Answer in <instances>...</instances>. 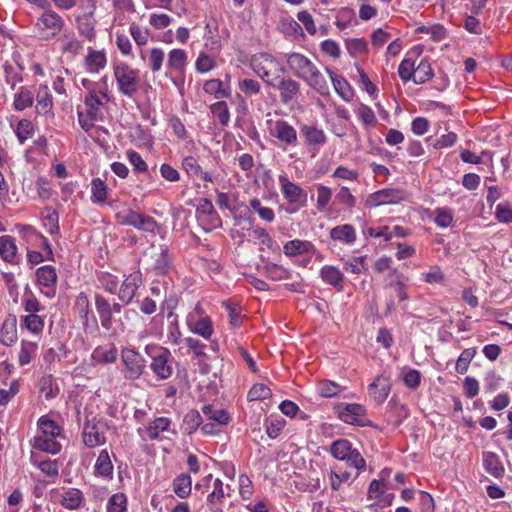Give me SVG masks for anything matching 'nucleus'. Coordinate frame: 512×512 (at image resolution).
Here are the masks:
<instances>
[{
    "label": "nucleus",
    "mask_w": 512,
    "mask_h": 512,
    "mask_svg": "<svg viewBox=\"0 0 512 512\" xmlns=\"http://www.w3.org/2000/svg\"><path fill=\"white\" fill-rule=\"evenodd\" d=\"M37 351V344L29 341H22L19 352V364L25 366L29 364Z\"/></svg>",
    "instance_id": "50"
},
{
    "label": "nucleus",
    "mask_w": 512,
    "mask_h": 512,
    "mask_svg": "<svg viewBox=\"0 0 512 512\" xmlns=\"http://www.w3.org/2000/svg\"><path fill=\"white\" fill-rule=\"evenodd\" d=\"M171 420L167 417L156 418L152 424L147 428L148 436L152 439H158L160 432L168 430Z\"/></svg>",
    "instance_id": "49"
},
{
    "label": "nucleus",
    "mask_w": 512,
    "mask_h": 512,
    "mask_svg": "<svg viewBox=\"0 0 512 512\" xmlns=\"http://www.w3.org/2000/svg\"><path fill=\"white\" fill-rule=\"evenodd\" d=\"M407 416L408 412L404 405L398 404L395 401H389L387 411L385 412V419L388 424L399 426Z\"/></svg>",
    "instance_id": "25"
},
{
    "label": "nucleus",
    "mask_w": 512,
    "mask_h": 512,
    "mask_svg": "<svg viewBox=\"0 0 512 512\" xmlns=\"http://www.w3.org/2000/svg\"><path fill=\"white\" fill-rule=\"evenodd\" d=\"M165 54L160 48H152L148 57V64L152 72H158L163 66Z\"/></svg>",
    "instance_id": "54"
},
{
    "label": "nucleus",
    "mask_w": 512,
    "mask_h": 512,
    "mask_svg": "<svg viewBox=\"0 0 512 512\" xmlns=\"http://www.w3.org/2000/svg\"><path fill=\"white\" fill-rule=\"evenodd\" d=\"M171 265L172 259L168 251L162 250L155 261L154 270L157 274L164 275L169 271Z\"/></svg>",
    "instance_id": "53"
},
{
    "label": "nucleus",
    "mask_w": 512,
    "mask_h": 512,
    "mask_svg": "<svg viewBox=\"0 0 512 512\" xmlns=\"http://www.w3.org/2000/svg\"><path fill=\"white\" fill-rule=\"evenodd\" d=\"M17 340L16 319H6L0 329V342L5 346H11Z\"/></svg>",
    "instance_id": "34"
},
{
    "label": "nucleus",
    "mask_w": 512,
    "mask_h": 512,
    "mask_svg": "<svg viewBox=\"0 0 512 512\" xmlns=\"http://www.w3.org/2000/svg\"><path fill=\"white\" fill-rule=\"evenodd\" d=\"M152 362L150 368L159 379H168L173 372V358L170 351L166 348H157L151 354Z\"/></svg>",
    "instance_id": "7"
},
{
    "label": "nucleus",
    "mask_w": 512,
    "mask_h": 512,
    "mask_svg": "<svg viewBox=\"0 0 512 512\" xmlns=\"http://www.w3.org/2000/svg\"><path fill=\"white\" fill-rule=\"evenodd\" d=\"M327 74L330 77V80L333 84V87L336 93L344 100L349 102L353 97V90L347 80L336 73L333 72L329 67L325 68Z\"/></svg>",
    "instance_id": "21"
},
{
    "label": "nucleus",
    "mask_w": 512,
    "mask_h": 512,
    "mask_svg": "<svg viewBox=\"0 0 512 512\" xmlns=\"http://www.w3.org/2000/svg\"><path fill=\"white\" fill-rule=\"evenodd\" d=\"M239 90L247 96H252L260 93L261 85L257 80L245 78L239 81Z\"/></svg>",
    "instance_id": "61"
},
{
    "label": "nucleus",
    "mask_w": 512,
    "mask_h": 512,
    "mask_svg": "<svg viewBox=\"0 0 512 512\" xmlns=\"http://www.w3.org/2000/svg\"><path fill=\"white\" fill-rule=\"evenodd\" d=\"M318 390L321 396L330 398L336 396L341 391V387L336 382L325 380L319 384Z\"/></svg>",
    "instance_id": "63"
},
{
    "label": "nucleus",
    "mask_w": 512,
    "mask_h": 512,
    "mask_svg": "<svg viewBox=\"0 0 512 512\" xmlns=\"http://www.w3.org/2000/svg\"><path fill=\"white\" fill-rule=\"evenodd\" d=\"M91 193L94 203H103L107 198L108 187L100 178H94L91 181Z\"/></svg>",
    "instance_id": "46"
},
{
    "label": "nucleus",
    "mask_w": 512,
    "mask_h": 512,
    "mask_svg": "<svg viewBox=\"0 0 512 512\" xmlns=\"http://www.w3.org/2000/svg\"><path fill=\"white\" fill-rule=\"evenodd\" d=\"M300 132L304 136L306 143L315 146L317 149L323 146L327 141L324 131L316 126L303 125Z\"/></svg>",
    "instance_id": "24"
},
{
    "label": "nucleus",
    "mask_w": 512,
    "mask_h": 512,
    "mask_svg": "<svg viewBox=\"0 0 512 512\" xmlns=\"http://www.w3.org/2000/svg\"><path fill=\"white\" fill-rule=\"evenodd\" d=\"M211 113L219 119L222 126H227L230 121V112L225 101H218L210 106Z\"/></svg>",
    "instance_id": "48"
},
{
    "label": "nucleus",
    "mask_w": 512,
    "mask_h": 512,
    "mask_svg": "<svg viewBox=\"0 0 512 512\" xmlns=\"http://www.w3.org/2000/svg\"><path fill=\"white\" fill-rule=\"evenodd\" d=\"M280 92V100L283 104H291L300 94V83L290 77H282L274 86Z\"/></svg>",
    "instance_id": "14"
},
{
    "label": "nucleus",
    "mask_w": 512,
    "mask_h": 512,
    "mask_svg": "<svg viewBox=\"0 0 512 512\" xmlns=\"http://www.w3.org/2000/svg\"><path fill=\"white\" fill-rule=\"evenodd\" d=\"M82 436L84 444L89 448L103 445L106 442V437L104 433L100 431L95 418L85 422Z\"/></svg>",
    "instance_id": "15"
},
{
    "label": "nucleus",
    "mask_w": 512,
    "mask_h": 512,
    "mask_svg": "<svg viewBox=\"0 0 512 512\" xmlns=\"http://www.w3.org/2000/svg\"><path fill=\"white\" fill-rule=\"evenodd\" d=\"M95 475L107 479H112L113 476V464L111 462L109 453L107 450H102L95 463Z\"/></svg>",
    "instance_id": "28"
},
{
    "label": "nucleus",
    "mask_w": 512,
    "mask_h": 512,
    "mask_svg": "<svg viewBox=\"0 0 512 512\" xmlns=\"http://www.w3.org/2000/svg\"><path fill=\"white\" fill-rule=\"evenodd\" d=\"M330 237L334 241H339L344 244H352L356 240V232L352 225L343 224L332 228L330 230Z\"/></svg>",
    "instance_id": "26"
},
{
    "label": "nucleus",
    "mask_w": 512,
    "mask_h": 512,
    "mask_svg": "<svg viewBox=\"0 0 512 512\" xmlns=\"http://www.w3.org/2000/svg\"><path fill=\"white\" fill-rule=\"evenodd\" d=\"M315 250V246L310 241L299 239L290 240L283 247V252L288 257L313 254Z\"/></svg>",
    "instance_id": "23"
},
{
    "label": "nucleus",
    "mask_w": 512,
    "mask_h": 512,
    "mask_svg": "<svg viewBox=\"0 0 512 512\" xmlns=\"http://www.w3.org/2000/svg\"><path fill=\"white\" fill-rule=\"evenodd\" d=\"M475 354L476 351L473 348L463 350L456 362V371L460 374H464L468 370L469 364L474 358Z\"/></svg>",
    "instance_id": "57"
},
{
    "label": "nucleus",
    "mask_w": 512,
    "mask_h": 512,
    "mask_svg": "<svg viewBox=\"0 0 512 512\" xmlns=\"http://www.w3.org/2000/svg\"><path fill=\"white\" fill-rule=\"evenodd\" d=\"M127 157L135 172L148 174V165L138 152L128 150Z\"/></svg>",
    "instance_id": "59"
},
{
    "label": "nucleus",
    "mask_w": 512,
    "mask_h": 512,
    "mask_svg": "<svg viewBox=\"0 0 512 512\" xmlns=\"http://www.w3.org/2000/svg\"><path fill=\"white\" fill-rule=\"evenodd\" d=\"M99 95L96 89H91L89 94L85 97L84 104L87 108L86 111L90 120H97L100 107L106 103Z\"/></svg>",
    "instance_id": "35"
},
{
    "label": "nucleus",
    "mask_w": 512,
    "mask_h": 512,
    "mask_svg": "<svg viewBox=\"0 0 512 512\" xmlns=\"http://www.w3.org/2000/svg\"><path fill=\"white\" fill-rule=\"evenodd\" d=\"M320 276L325 283L333 286L337 291H343L345 277L338 268L325 265L320 269Z\"/></svg>",
    "instance_id": "22"
},
{
    "label": "nucleus",
    "mask_w": 512,
    "mask_h": 512,
    "mask_svg": "<svg viewBox=\"0 0 512 512\" xmlns=\"http://www.w3.org/2000/svg\"><path fill=\"white\" fill-rule=\"evenodd\" d=\"M118 222L122 225L133 226L136 229L154 233L158 227L156 220L137 211L126 209L116 214Z\"/></svg>",
    "instance_id": "3"
},
{
    "label": "nucleus",
    "mask_w": 512,
    "mask_h": 512,
    "mask_svg": "<svg viewBox=\"0 0 512 512\" xmlns=\"http://www.w3.org/2000/svg\"><path fill=\"white\" fill-rule=\"evenodd\" d=\"M303 81L322 96H327L330 93L329 84L316 65L306 75Z\"/></svg>",
    "instance_id": "19"
},
{
    "label": "nucleus",
    "mask_w": 512,
    "mask_h": 512,
    "mask_svg": "<svg viewBox=\"0 0 512 512\" xmlns=\"http://www.w3.org/2000/svg\"><path fill=\"white\" fill-rule=\"evenodd\" d=\"M270 135L284 146H295L298 141L296 129L284 120L275 121L270 129Z\"/></svg>",
    "instance_id": "11"
},
{
    "label": "nucleus",
    "mask_w": 512,
    "mask_h": 512,
    "mask_svg": "<svg viewBox=\"0 0 512 512\" xmlns=\"http://www.w3.org/2000/svg\"><path fill=\"white\" fill-rule=\"evenodd\" d=\"M142 283V273L139 270L126 276L118 289L117 295L119 301L124 305L130 304Z\"/></svg>",
    "instance_id": "9"
},
{
    "label": "nucleus",
    "mask_w": 512,
    "mask_h": 512,
    "mask_svg": "<svg viewBox=\"0 0 512 512\" xmlns=\"http://www.w3.org/2000/svg\"><path fill=\"white\" fill-rule=\"evenodd\" d=\"M182 167L186 173L190 176H197L207 182H212L213 178L208 172H204L201 169L196 158L193 156H187L182 161Z\"/></svg>",
    "instance_id": "32"
},
{
    "label": "nucleus",
    "mask_w": 512,
    "mask_h": 512,
    "mask_svg": "<svg viewBox=\"0 0 512 512\" xmlns=\"http://www.w3.org/2000/svg\"><path fill=\"white\" fill-rule=\"evenodd\" d=\"M34 95L25 87H20L19 91L14 95L13 106L16 111H23L33 105Z\"/></svg>",
    "instance_id": "40"
},
{
    "label": "nucleus",
    "mask_w": 512,
    "mask_h": 512,
    "mask_svg": "<svg viewBox=\"0 0 512 512\" xmlns=\"http://www.w3.org/2000/svg\"><path fill=\"white\" fill-rule=\"evenodd\" d=\"M77 27L81 35L85 36L89 40L94 39L95 29L92 19L87 16L78 17Z\"/></svg>",
    "instance_id": "56"
},
{
    "label": "nucleus",
    "mask_w": 512,
    "mask_h": 512,
    "mask_svg": "<svg viewBox=\"0 0 512 512\" xmlns=\"http://www.w3.org/2000/svg\"><path fill=\"white\" fill-rule=\"evenodd\" d=\"M98 281L101 286L109 293L116 294L118 289V277L108 272H101L98 275Z\"/></svg>",
    "instance_id": "52"
},
{
    "label": "nucleus",
    "mask_w": 512,
    "mask_h": 512,
    "mask_svg": "<svg viewBox=\"0 0 512 512\" xmlns=\"http://www.w3.org/2000/svg\"><path fill=\"white\" fill-rule=\"evenodd\" d=\"M17 252L14 239L10 236L0 237V256L1 258L9 263H12Z\"/></svg>",
    "instance_id": "42"
},
{
    "label": "nucleus",
    "mask_w": 512,
    "mask_h": 512,
    "mask_svg": "<svg viewBox=\"0 0 512 512\" xmlns=\"http://www.w3.org/2000/svg\"><path fill=\"white\" fill-rule=\"evenodd\" d=\"M203 90L214 95L217 99L228 98L231 95L230 87L225 85L220 79H211L204 83Z\"/></svg>",
    "instance_id": "31"
},
{
    "label": "nucleus",
    "mask_w": 512,
    "mask_h": 512,
    "mask_svg": "<svg viewBox=\"0 0 512 512\" xmlns=\"http://www.w3.org/2000/svg\"><path fill=\"white\" fill-rule=\"evenodd\" d=\"M192 331L205 339H209L213 333L212 323L209 318H201L196 321Z\"/></svg>",
    "instance_id": "60"
},
{
    "label": "nucleus",
    "mask_w": 512,
    "mask_h": 512,
    "mask_svg": "<svg viewBox=\"0 0 512 512\" xmlns=\"http://www.w3.org/2000/svg\"><path fill=\"white\" fill-rule=\"evenodd\" d=\"M483 464L485 470L492 476L496 478L503 476L505 469L495 453L485 452L483 454Z\"/></svg>",
    "instance_id": "33"
},
{
    "label": "nucleus",
    "mask_w": 512,
    "mask_h": 512,
    "mask_svg": "<svg viewBox=\"0 0 512 512\" xmlns=\"http://www.w3.org/2000/svg\"><path fill=\"white\" fill-rule=\"evenodd\" d=\"M86 65L89 72H98L106 66L105 54L102 51H95L90 48L86 57Z\"/></svg>",
    "instance_id": "41"
},
{
    "label": "nucleus",
    "mask_w": 512,
    "mask_h": 512,
    "mask_svg": "<svg viewBox=\"0 0 512 512\" xmlns=\"http://www.w3.org/2000/svg\"><path fill=\"white\" fill-rule=\"evenodd\" d=\"M38 428L42 433L41 436L57 437L61 433V428L55 421L47 416H42L38 420Z\"/></svg>",
    "instance_id": "45"
},
{
    "label": "nucleus",
    "mask_w": 512,
    "mask_h": 512,
    "mask_svg": "<svg viewBox=\"0 0 512 512\" xmlns=\"http://www.w3.org/2000/svg\"><path fill=\"white\" fill-rule=\"evenodd\" d=\"M65 22L63 18L53 11L47 9L37 20V27L42 31L43 37L46 39L55 37L62 30Z\"/></svg>",
    "instance_id": "8"
},
{
    "label": "nucleus",
    "mask_w": 512,
    "mask_h": 512,
    "mask_svg": "<svg viewBox=\"0 0 512 512\" xmlns=\"http://www.w3.org/2000/svg\"><path fill=\"white\" fill-rule=\"evenodd\" d=\"M114 76L120 93L133 97L139 87V71L131 69L127 64L115 67Z\"/></svg>",
    "instance_id": "2"
},
{
    "label": "nucleus",
    "mask_w": 512,
    "mask_h": 512,
    "mask_svg": "<svg viewBox=\"0 0 512 512\" xmlns=\"http://www.w3.org/2000/svg\"><path fill=\"white\" fill-rule=\"evenodd\" d=\"M336 200L345 208L352 209L356 205V198L347 187H341L335 196Z\"/></svg>",
    "instance_id": "64"
},
{
    "label": "nucleus",
    "mask_w": 512,
    "mask_h": 512,
    "mask_svg": "<svg viewBox=\"0 0 512 512\" xmlns=\"http://www.w3.org/2000/svg\"><path fill=\"white\" fill-rule=\"evenodd\" d=\"M16 136L21 144L34 134V125L30 120L22 119L18 122L16 130Z\"/></svg>",
    "instance_id": "51"
},
{
    "label": "nucleus",
    "mask_w": 512,
    "mask_h": 512,
    "mask_svg": "<svg viewBox=\"0 0 512 512\" xmlns=\"http://www.w3.org/2000/svg\"><path fill=\"white\" fill-rule=\"evenodd\" d=\"M173 491L179 498H187L191 494L192 479L189 474L182 473L176 476L172 483Z\"/></svg>",
    "instance_id": "29"
},
{
    "label": "nucleus",
    "mask_w": 512,
    "mask_h": 512,
    "mask_svg": "<svg viewBox=\"0 0 512 512\" xmlns=\"http://www.w3.org/2000/svg\"><path fill=\"white\" fill-rule=\"evenodd\" d=\"M36 112L40 115H43L47 118H53V97L49 92L47 86H43L39 89L36 96Z\"/></svg>",
    "instance_id": "20"
},
{
    "label": "nucleus",
    "mask_w": 512,
    "mask_h": 512,
    "mask_svg": "<svg viewBox=\"0 0 512 512\" xmlns=\"http://www.w3.org/2000/svg\"><path fill=\"white\" fill-rule=\"evenodd\" d=\"M37 284L46 287L48 290L44 292L47 297L55 295V286L57 283L56 270L51 265H44L36 270Z\"/></svg>",
    "instance_id": "16"
},
{
    "label": "nucleus",
    "mask_w": 512,
    "mask_h": 512,
    "mask_svg": "<svg viewBox=\"0 0 512 512\" xmlns=\"http://www.w3.org/2000/svg\"><path fill=\"white\" fill-rule=\"evenodd\" d=\"M367 410L363 405L357 403L345 404L338 407V417L345 423L360 427H375L367 417Z\"/></svg>",
    "instance_id": "5"
},
{
    "label": "nucleus",
    "mask_w": 512,
    "mask_h": 512,
    "mask_svg": "<svg viewBox=\"0 0 512 512\" xmlns=\"http://www.w3.org/2000/svg\"><path fill=\"white\" fill-rule=\"evenodd\" d=\"M406 197L407 193L403 189L386 188L370 194L367 197L365 204L370 208L380 205L398 204L401 201H404Z\"/></svg>",
    "instance_id": "6"
},
{
    "label": "nucleus",
    "mask_w": 512,
    "mask_h": 512,
    "mask_svg": "<svg viewBox=\"0 0 512 512\" xmlns=\"http://www.w3.org/2000/svg\"><path fill=\"white\" fill-rule=\"evenodd\" d=\"M279 183L284 198L290 204L304 207L307 202V193L297 184L291 182L285 175L279 176Z\"/></svg>",
    "instance_id": "10"
},
{
    "label": "nucleus",
    "mask_w": 512,
    "mask_h": 512,
    "mask_svg": "<svg viewBox=\"0 0 512 512\" xmlns=\"http://www.w3.org/2000/svg\"><path fill=\"white\" fill-rule=\"evenodd\" d=\"M422 67L429 69V65L424 64L423 61H421L418 67L415 69L414 60L410 57H407L401 61L398 67V74L404 82L413 80L416 84H420L426 81L425 77L417 78V75L420 74Z\"/></svg>",
    "instance_id": "13"
},
{
    "label": "nucleus",
    "mask_w": 512,
    "mask_h": 512,
    "mask_svg": "<svg viewBox=\"0 0 512 512\" xmlns=\"http://www.w3.org/2000/svg\"><path fill=\"white\" fill-rule=\"evenodd\" d=\"M92 359L99 364H111L117 359V349L114 345L110 348L98 346L92 352Z\"/></svg>",
    "instance_id": "39"
},
{
    "label": "nucleus",
    "mask_w": 512,
    "mask_h": 512,
    "mask_svg": "<svg viewBox=\"0 0 512 512\" xmlns=\"http://www.w3.org/2000/svg\"><path fill=\"white\" fill-rule=\"evenodd\" d=\"M250 65L253 71L268 85L274 86L281 80V74L285 73L284 66L272 55L260 53L251 58Z\"/></svg>",
    "instance_id": "1"
},
{
    "label": "nucleus",
    "mask_w": 512,
    "mask_h": 512,
    "mask_svg": "<svg viewBox=\"0 0 512 512\" xmlns=\"http://www.w3.org/2000/svg\"><path fill=\"white\" fill-rule=\"evenodd\" d=\"M203 423L202 416L199 411L190 410L183 419V427L187 434L194 433Z\"/></svg>",
    "instance_id": "44"
},
{
    "label": "nucleus",
    "mask_w": 512,
    "mask_h": 512,
    "mask_svg": "<svg viewBox=\"0 0 512 512\" xmlns=\"http://www.w3.org/2000/svg\"><path fill=\"white\" fill-rule=\"evenodd\" d=\"M75 308L81 318L82 325L87 330L91 325L97 326V319L90 310V303L85 293L81 292L75 301Z\"/></svg>",
    "instance_id": "18"
},
{
    "label": "nucleus",
    "mask_w": 512,
    "mask_h": 512,
    "mask_svg": "<svg viewBox=\"0 0 512 512\" xmlns=\"http://www.w3.org/2000/svg\"><path fill=\"white\" fill-rule=\"evenodd\" d=\"M286 59L290 70L301 80H303L315 66L309 58L297 52L287 54Z\"/></svg>",
    "instance_id": "12"
},
{
    "label": "nucleus",
    "mask_w": 512,
    "mask_h": 512,
    "mask_svg": "<svg viewBox=\"0 0 512 512\" xmlns=\"http://www.w3.org/2000/svg\"><path fill=\"white\" fill-rule=\"evenodd\" d=\"M94 300L102 328L107 331L111 330L113 327V314L110 301L100 293L95 294Z\"/></svg>",
    "instance_id": "17"
},
{
    "label": "nucleus",
    "mask_w": 512,
    "mask_h": 512,
    "mask_svg": "<svg viewBox=\"0 0 512 512\" xmlns=\"http://www.w3.org/2000/svg\"><path fill=\"white\" fill-rule=\"evenodd\" d=\"M25 327L32 333H40L44 327L43 319L36 314H29L23 318Z\"/></svg>",
    "instance_id": "62"
},
{
    "label": "nucleus",
    "mask_w": 512,
    "mask_h": 512,
    "mask_svg": "<svg viewBox=\"0 0 512 512\" xmlns=\"http://www.w3.org/2000/svg\"><path fill=\"white\" fill-rule=\"evenodd\" d=\"M126 496L123 493L113 494L108 500L107 511L108 512H125L126 507Z\"/></svg>",
    "instance_id": "55"
},
{
    "label": "nucleus",
    "mask_w": 512,
    "mask_h": 512,
    "mask_svg": "<svg viewBox=\"0 0 512 512\" xmlns=\"http://www.w3.org/2000/svg\"><path fill=\"white\" fill-rule=\"evenodd\" d=\"M272 395V392L269 387H267L264 384H255L252 386V388L248 392V400L249 401H256V400H263L267 399Z\"/></svg>",
    "instance_id": "58"
},
{
    "label": "nucleus",
    "mask_w": 512,
    "mask_h": 512,
    "mask_svg": "<svg viewBox=\"0 0 512 512\" xmlns=\"http://www.w3.org/2000/svg\"><path fill=\"white\" fill-rule=\"evenodd\" d=\"M55 438L41 435L36 436L34 437L33 448L50 454H57L61 450V444Z\"/></svg>",
    "instance_id": "36"
},
{
    "label": "nucleus",
    "mask_w": 512,
    "mask_h": 512,
    "mask_svg": "<svg viewBox=\"0 0 512 512\" xmlns=\"http://www.w3.org/2000/svg\"><path fill=\"white\" fill-rule=\"evenodd\" d=\"M121 359L124 364V377L129 380L140 378L146 367V361L137 351L124 348L121 351Z\"/></svg>",
    "instance_id": "4"
},
{
    "label": "nucleus",
    "mask_w": 512,
    "mask_h": 512,
    "mask_svg": "<svg viewBox=\"0 0 512 512\" xmlns=\"http://www.w3.org/2000/svg\"><path fill=\"white\" fill-rule=\"evenodd\" d=\"M263 269L265 275L273 281H281L290 278V272L281 265L268 263Z\"/></svg>",
    "instance_id": "47"
},
{
    "label": "nucleus",
    "mask_w": 512,
    "mask_h": 512,
    "mask_svg": "<svg viewBox=\"0 0 512 512\" xmlns=\"http://www.w3.org/2000/svg\"><path fill=\"white\" fill-rule=\"evenodd\" d=\"M83 502V493L79 489L70 488L61 494L60 503L69 510H75L81 506Z\"/></svg>",
    "instance_id": "30"
},
{
    "label": "nucleus",
    "mask_w": 512,
    "mask_h": 512,
    "mask_svg": "<svg viewBox=\"0 0 512 512\" xmlns=\"http://www.w3.org/2000/svg\"><path fill=\"white\" fill-rule=\"evenodd\" d=\"M352 450V444L347 439H338L330 447L331 454L339 460H345Z\"/></svg>",
    "instance_id": "43"
},
{
    "label": "nucleus",
    "mask_w": 512,
    "mask_h": 512,
    "mask_svg": "<svg viewBox=\"0 0 512 512\" xmlns=\"http://www.w3.org/2000/svg\"><path fill=\"white\" fill-rule=\"evenodd\" d=\"M202 413L208 420L216 422L220 426L227 425L231 420L230 415L226 410L217 409L211 404L204 405L202 407Z\"/></svg>",
    "instance_id": "38"
},
{
    "label": "nucleus",
    "mask_w": 512,
    "mask_h": 512,
    "mask_svg": "<svg viewBox=\"0 0 512 512\" xmlns=\"http://www.w3.org/2000/svg\"><path fill=\"white\" fill-rule=\"evenodd\" d=\"M187 64V53L182 49H172L168 54L167 69L183 75Z\"/></svg>",
    "instance_id": "27"
},
{
    "label": "nucleus",
    "mask_w": 512,
    "mask_h": 512,
    "mask_svg": "<svg viewBox=\"0 0 512 512\" xmlns=\"http://www.w3.org/2000/svg\"><path fill=\"white\" fill-rule=\"evenodd\" d=\"M369 390L376 402L383 403L389 394L390 387L386 378L378 377L369 385Z\"/></svg>",
    "instance_id": "37"
}]
</instances>
